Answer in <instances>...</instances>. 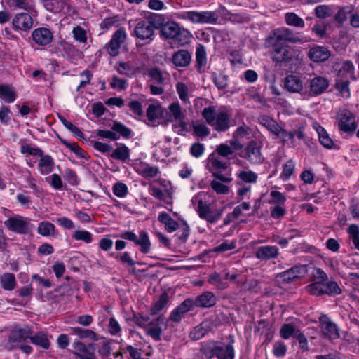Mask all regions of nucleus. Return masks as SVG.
Here are the masks:
<instances>
[{
  "instance_id": "1",
  "label": "nucleus",
  "mask_w": 359,
  "mask_h": 359,
  "mask_svg": "<svg viewBox=\"0 0 359 359\" xmlns=\"http://www.w3.org/2000/svg\"><path fill=\"white\" fill-rule=\"evenodd\" d=\"M202 116L217 132H225L230 126V115L226 111H217L216 107L210 106L203 109Z\"/></svg>"
},
{
  "instance_id": "2",
  "label": "nucleus",
  "mask_w": 359,
  "mask_h": 359,
  "mask_svg": "<svg viewBox=\"0 0 359 359\" xmlns=\"http://www.w3.org/2000/svg\"><path fill=\"white\" fill-rule=\"evenodd\" d=\"M272 49L271 58L279 66H287L294 63L298 57V50L288 46H266Z\"/></svg>"
},
{
  "instance_id": "3",
  "label": "nucleus",
  "mask_w": 359,
  "mask_h": 359,
  "mask_svg": "<svg viewBox=\"0 0 359 359\" xmlns=\"http://www.w3.org/2000/svg\"><path fill=\"white\" fill-rule=\"evenodd\" d=\"M158 17L157 14H152L147 16L145 19L139 21L134 28L133 36L142 41H151L155 30L158 27V25H156Z\"/></svg>"
},
{
  "instance_id": "4",
  "label": "nucleus",
  "mask_w": 359,
  "mask_h": 359,
  "mask_svg": "<svg viewBox=\"0 0 359 359\" xmlns=\"http://www.w3.org/2000/svg\"><path fill=\"white\" fill-rule=\"evenodd\" d=\"M161 33L166 39H170L177 42L179 45L184 46L189 43L191 34L173 21L166 22L161 29Z\"/></svg>"
},
{
  "instance_id": "5",
  "label": "nucleus",
  "mask_w": 359,
  "mask_h": 359,
  "mask_svg": "<svg viewBox=\"0 0 359 359\" xmlns=\"http://www.w3.org/2000/svg\"><path fill=\"white\" fill-rule=\"evenodd\" d=\"M302 40L289 28L280 27L273 30L266 41V46L281 45V42L300 43Z\"/></svg>"
},
{
  "instance_id": "6",
  "label": "nucleus",
  "mask_w": 359,
  "mask_h": 359,
  "mask_svg": "<svg viewBox=\"0 0 359 359\" xmlns=\"http://www.w3.org/2000/svg\"><path fill=\"white\" fill-rule=\"evenodd\" d=\"M181 18L187 20L195 24H210L215 25L219 19V14L217 11H186L181 14Z\"/></svg>"
},
{
  "instance_id": "7",
  "label": "nucleus",
  "mask_w": 359,
  "mask_h": 359,
  "mask_svg": "<svg viewBox=\"0 0 359 359\" xmlns=\"http://www.w3.org/2000/svg\"><path fill=\"white\" fill-rule=\"evenodd\" d=\"M239 156L252 165H260L264 161V158L261 152V145L255 140L249 142L241 149Z\"/></svg>"
},
{
  "instance_id": "8",
  "label": "nucleus",
  "mask_w": 359,
  "mask_h": 359,
  "mask_svg": "<svg viewBox=\"0 0 359 359\" xmlns=\"http://www.w3.org/2000/svg\"><path fill=\"white\" fill-rule=\"evenodd\" d=\"M32 330L27 325L16 327L10 333L7 346L9 348H17L19 346L30 339L32 334Z\"/></svg>"
},
{
  "instance_id": "9",
  "label": "nucleus",
  "mask_w": 359,
  "mask_h": 359,
  "mask_svg": "<svg viewBox=\"0 0 359 359\" xmlns=\"http://www.w3.org/2000/svg\"><path fill=\"white\" fill-rule=\"evenodd\" d=\"M328 87L329 81L326 77L315 75L309 79V89L304 92V97L318 96L325 92Z\"/></svg>"
},
{
  "instance_id": "10",
  "label": "nucleus",
  "mask_w": 359,
  "mask_h": 359,
  "mask_svg": "<svg viewBox=\"0 0 359 359\" xmlns=\"http://www.w3.org/2000/svg\"><path fill=\"white\" fill-rule=\"evenodd\" d=\"M120 236L123 239L133 241L135 245H140V251L144 254H147L150 251L151 243L149 235L145 231H140L139 236H137L133 231H124Z\"/></svg>"
},
{
  "instance_id": "11",
  "label": "nucleus",
  "mask_w": 359,
  "mask_h": 359,
  "mask_svg": "<svg viewBox=\"0 0 359 359\" xmlns=\"http://www.w3.org/2000/svg\"><path fill=\"white\" fill-rule=\"evenodd\" d=\"M4 225L12 232L26 234L30 229V219L17 215L5 220Z\"/></svg>"
},
{
  "instance_id": "12",
  "label": "nucleus",
  "mask_w": 359,
  "mask_h": 359,
  "mask_svg": "<svg viewBox=\"0 0 359 359\" xmlns=\"http://www.w3.org/2000/svg\"><path fill=\"white\" fill-rule=\"evenodd\" d=\"M196 210L199 217L210 224H214L219 220L224 211L222 208L212 210L209 204L201 200L198 201Z\"/></svg>"
},
{
  "instance_id": "13",
  "label": "nucleus",
  "mask_w": 359,
  "mask_h": 359,
  "mask_svg": "<svg viewBox=\"0 0 359 359\" xmlns=\"http://www.w3.org/2000/svg\"><path fill=\"white\" fill-rule=\"evenodd\" d=\"M126 32L123 28L117 29L112 35L110 41L104 46V48L111 57H116L119 54L121 45L126 39Z\"/></svg>"
},
{
  "instance_id": "14",
  "label": "nucleus",
  "mask_w": 359,
  "mask_h": 359,
  "mask_svg": "<svg viewBox=\"0 0 359 359\" xmlns=\"http://www.w3.org/2000/svg\"><path fill=\"white\" fill-rule=\"evenodd\" d=\"M339 128L347 133H353L357 128L355 117L348 109H343L338 114Z\"/></svg>"
},
{
  "instance_id": "15",
  "label": "nucleus",
  "mask_w": 359,
  "mask_h": 359,
  "mask_svg": "<svg viewBox=\"0 0 359 359\" xmlns=\"http://www.w3.org/2000/svg\"><path fill=\"white\" fill-rule=\"evenodd\" d=\"M283 88L291 93H299L304 97L306 90L303 79L295 74L287 75L283 81Z\"/></svg>"
},
{
  "instance_id": "16",
  "label": "nucleus",
  "mask_w": 359,
  "mask_h": 359,
  "mask_svg": "<svg viewBox=\"0 0 359 359\" xmlns=\"http://www.w3.org/2000/svg\"><path fill=\"white\" fill-rule=\"evenodd\" d=\"M320 327L322 335L328 340H334L340 337L338 327L326 316L320 318Z\"/></svg>"
},
{
  "instance_id": "17",
  "label": "nucleus",
  "mask_w": 359,
  "mask_h": 359,
  "mask_svg": "<svg viewBox=\"0 0 359 359\" xmlns=\"http://www.w3.org/2000/svg\"><path fill=\"white\" fill-rule=\"evenodd\" d=\"M192 310V299L187 298L170 312L168 319H166V323L171 321L176 324L180 323L184 315Z\"/></svg>"
},
{
  "instance_id": "18",
  "label": "nucleus",
  "mask_w": 359,
  "mask_h": 359,
  "mask_svg": "<svg viewBox=\"0 0 359 359\" xmlns=\"http://www.w3.org/2000/svg\"><path fill=\"white\" fill-rule=\"evenodd\" d=\"M74 353L81 359H97L95 346L93 344L85 345L81 341H75L72 344Z\"/></svg>"
},
{
  "instance_id": "19",
  "label": "nucleus",
  "mask_w": 359,
  "mask_h": 359,
  "mask_svg": "<svg viewBox=\"0 0 359 359\" xmlns=\"http://www.w3.org/2000/svg\"><path fill=\"white\" fill-rule=\"evenodd\" d=\"M15 30L28 31L33 27V18L27 13H19L14 15L12 20Z\"/></svg>"
},
{
  "instance_id": "20",
  "label": "nucleus",
  "mask_w": 359,
  "mask_h": 359,
  "mask_svg": "<svg viewBox=\"0 0 359 359\" xmlns=\"http://www.w3.org/2000/svg\"><path fill=\"white\" fill-rule=\"evenodd\" d=\"M32 37L36 44L46 46L53 41V34L48 28L39 27L33 30Z\"/></svg>"
},
{
  "instance_id": "21",
  "label": "nucleus",
  "mask_w": 359,
  "mask_h": 359,
  "mask_svg": "<svg viewBox=\"0 0 359 359\" xmlns=\"http://www.w3.org/2000/svg\"><path fill=\"white\" fill-rule=\"evenodd\" d=\"M166 323V318L163 316H159L150 321L149 326L146 328V333L156 341L161 339L162 329L161 324Z\"/></svg>"
},
{
  "instance_id": "22",
  "label": "nucleus",
  "mask_w": 359,
  "mask_h": 359,
  "mask_svg": "<svg viewBox=\"0 0 359 359\" xmlns=\"http://www.w3.org/2000/svg\"><path fill=\"white\" fill-rule=\"evenodd\" d=\"M330 55V50L327 47L322 46H315L311 48L308 52L309 58L314 62H325Z\"/></svg>"
},
{
  "instance_id": "23",
  "label": "nucleus",
  "mask_w": 359,
  "mask_h": 359,
  "mask_svg": "<svg viewBox=\"0 0 359 359\" xmlns=\"http://www.w3.org/2000/svg\"><path fill=\"white\" fill-rule=\"evenodd\" d=\"M303 271V266H294L285 271L278 273L277 278L280 282L290 283L299 279L302 276Z\"/></svg>"
},
{
  "instance_id": "24",
  "label": "nucleus",
  "mask_w": 359,
  "mask_h": 359,
  "mask_svg": "<svg viewBox=\"0 0 359 359\" xmlns=\"http://www.w3.org/2000/svg\"><path fill=\"white\" fill-rule=\"evenodd\" d=\"M216 301L215 295L212 292L206 291L198 295L194 300L192 299L193 309L195 306L210 308L215 305Z\"/></svg>"
},
{
  "instance_id": "25",
  "label": "nucleus",
  "mask_w": 359,
  "mask_h": 359,
  "mask_svg": "<svg viewBox=\"0 0 359 359\" xmlns=\"http://www.w3.org/2000/svg\"><path fill=\"white\" fill-rule=\"evenodd\" d=\"M279 255V249L276 245H264L259 247L255 256L258 259L267 261L276 259Z\"/></svg>"
},
{
  "instance_id": "26",
  "label": "nucleus",
  "mask_w": 359,
  "mask_h": 359,
  "mask_svg": "<svg viewBox=\"0 0 359 359\" xmlns=\"http://www.w3.org/2000/svg\"><path fill=\"white\" fill-rule=\"evenodd\" d=\"M149 81L155 84L162 86L167 83L169 80V74L165 71L161 70L158 67L151 68L148 71Z\"/></svg>"
},
{
  "instance_id": "27",
  "label": "nucleus",
  "mask_w": 359,
  "mask_h": 359,
  "mask_svg": "<svg viewBox=\"0 0 359 359\" xmlns=\"http://www.w3.org/2000/svg\"><path fill=\"white\" fill-rule=\"evenodd\" d=\"M135 171L144 178L154 177L160 173L159 168L152 166L147 163L141 162L136 164Z\"/></svg>"
},
{
  "instance_id": "28",
  "label": "nucleus",
  "mask_w": 359,
  "mask_h": 359,
  "mask_svg": "<svg viewBox=\"0 0 359 359\" xmlns=\"http://www.w3.org/2000/svg\"><path fill=\"white\" fill-rule=\"evenodd\" d=\"M191 60V55L187 50H180L172 57V63L177 67H187Z\"/></svg>"
},
{
  "instance_id": "29",
  "label": "nucleus",
  "mask_w": 359,
  "mask_h": 359,
  "mask_svg": "<svg viewBox=\"0 0 359 359\" xmlns=\"http://www.w3.org/2000/svg\"><path fill=\"white\" fill-rule=\"evenodd\" d=\"M158 219L164 225L165 229L168 233H172L179 228L178 223L174 220L170 215L165 212L159 213Z\"/></svg>"
},
{
  "instance_id": "30",
  "label": "nucleus",
  "mask_w": 359,
  "mask_h": 359,
  "mask_svg": "<svg viewBox=\"0 0 359 359\" xmlns=\"http://www.w3.org/2000/svg\"><path fill=\"white\" fill-rule=\"evenodd\" d=\"M301 330L294 325V323H285L280 329V335L284 339H288L290 337L297 338Z\"/></svg>"
},
{
  "instance_id": "31",
  "label": "nucleus",
  "mask_w": 359,
  "mask_h": 359,
  "mask_svg": "<svg viewBox=\"0 0 359 359\" xmlns=\"http://www.w3.org/2000/svg\"><path fill=\"white\" fill-rule=\"evenodd\" d=\"M39 162V170L41 175H46L50 173L53 171L54 161L53 158L48 155L44 156L42 153V156Z\"/></svg>"
},
{
  "instance_id": "32",
  "label": "nucleus",
  "mask_w": 359,
  "mask_h": 359,
  "mask_svg": "<svg viewBox=\"0 0 359 359\" xmlns=\"http://www.w3.org/2000/svg\"><path fill=\"white\" fill-rule=\"evenodd\" d=\"M167 115L170 121H181L184 118L182 107L178 102H172L168 106Z\"/></svg>"
},
{
  "instance_id": "33",
  "label": "nucleus",
  "mask_w": 359,
  "mask_h": 359,
  "mask_svg": "<svg viewBox=\"0 0 359 359\" xmlns=\"http://www.w3.org/2000/svg\"><path fill=\"white\" fill-rule=\"evenodd\" d=\"M236 175L238 180H239L238 184H240V182L255 184L258 179L257 174L251 170H239L236 172Z\"/></svg>"
},
{
  "instance_id": "34",
  "label": "nucleus",
  "mask_w": 359,
  "mask_h": 359,
  "mask_svg": "<svg viewBox=\"0 0 359 359\" xmlns=\"http://www.w3.org/2000/svg\"><path fill=\"white\" fill-rule=\"evenodd\" d=\"M234 348L232 343H220L217 353V359H234Z\"/></svg>"
},
{
  "instance_id": "35",
  "label": "nucleus",
  "mask_w": 359,
  "mask_h": 359,
  "mask_svg": "<svg viewBox=\"0 0 359 359\" xmlns=\"http://www.w3.org/2000/svg\"><path fill=\"white\" fill-rule=\"evenodd\" d=\"M168 302L169 295L167 292H164L161 294L159 299L152 304L150 309L151 315H156L161 312L166 307Z\"/></svg>"
},
{
  "instance_id": "36",
  "label": "nucleus",
  "mask_w": 359,
  "mask_h": 359,
  "mask_svg": "<svg viewBox=\"0 0 359 359\" xmlns=\"http://www.w3.org/2000/svg\"><path fill=\"white\" fill-rule=\"evenodd\" d=\"M196 68L198 72H202L207 65V56L205 48L203 45H199L196 50Z\"/></svg>"
},
{
  "instance_id": "37",
  "label": "nucleus",
  "mask_w": 359,
  "mask_h": 359,
  "mask_svg": "<svg viewBox=\"0 0 359 359\" xmlns=\"http://www.w3.org/2000/svg\"><path fill=\"white\" fill-rule=\"evenodd\" d=\"M130 150L124 144H119L111 154V157L114 159L119 160L125 162L130 157Z\"/></svg>"
},
{
  "instance_id": "38",
  "label": "nucleus",
  "mask_w": 359,
  "mask_h": 359,
  "mask_svg": "<svg viewBox=\"0 0 359 359\" xmlns=\"http://www.w3.org/2000/svg\"><path fill=\"white\" fill-rule=\"evenodd\" d=\"M0 284L6 291H11L16 286V280L13 273H5L0 276Z\"/></svg>"
},
{
  "instance_id": "39",
  "label": "nucleus",
  "mask_w": 359,
  "mask_h": 359,
  "mask_svg": "<svg viewBox=\"0 0 359 359\" xmlns=\"http://www.w3.org/2000/svg\"><path fill=\"white\" fill-rule=\"evenodd\" d=\"M219 344L217 341H208L202 346L201 351L207 359H211L217 356Z\"/></svg>"
},
{
  "instance_id": "40",
  "label": "nucleus",
  "mask_w": 359,
  "mask_h": 359,
  "mask_svg": "<svg viewBox=\"0 0 359 359\" xmlns=\"http://www.w3.org/2000/svg\"><path fill=\"white\" fill-rule=\"evenodd\" d=\"M30 341L32 344L43 349H48L50 345V342L48 339L47 335L42 332H39L34 336L31 335Z\"/></svg>"
},
{
  "instance_id": "41",
  "label": "nucleus",
  "mask_w": 359,
  "mask_h": 359,
  "mask_svg": "<svg viewBox=\"0 0 359 359\" xmlns=\"http://www.w3.org/2000/svg\"><path fill=\"white\" fill-rule=\"evenodd\" d=\"M208 166L210 167V170L215 176V172H221L226 168V163L212 154L208 158Z\"/></svg>"
},
{
  "instance_id": "42",
  "label": "nucleus",
  "mask_w": 359,
  "mask_h": 359,
  "mask_svg": "<svg viewBox=\"0 0 359 359\" xmlns=\"http://www.w3.org/2000/svg\"><path fill=\"white\" fill-rule=\"evenodd\" d=\"M7 4L14 10L32 11L34 9V6L29 4V0H8Z\"/></svg>"
},
{
  "instance_id": "43",
  "label": "nucleus",
  "mask_w": 359,
  "mask_h": 359,
  "mask_svg": "<svg viewBox=\"0 0 359 359\" xmlns=\"http://www.w3.org/2000/svg\"><path fill=\"white\" fill-rule=\"evenodd\" d=\"M285 23L289 26L302 28L305 23L302 18L293 12H288L285 14Z\"/></svg>"
},
{
  "instance_id": "44",
  "label": "nucleus",
  "mask_w": 359,
  "mask_h": 359,
  "mask_svg": "<svg viewBox=\"0 0 359 359\" xmlns=\"http://www.w3.org/2000/svg\"><path fill=\"white\" fill-rule=\"evenodd\" d=\"M37 232L43 236L55 235V226L50 222H41L39 224Z\"/></svg>"
},
{
  "instance_id": "45",
  "label": "nucleus",
  "mask_w": 359,
  "mask_h": 359,
  "mask_svg": "<svg viewBox=\"0 0 359 359\" xmlns=\"http://www.w3.org/2000/svg\"><path fill=\"white\" fill-rule=\"evenodd\" d=\"M318 134L319 141L320 144L325 148L332 149L335 147L334 143L332 140L329 137L326 130L321 126L317 129Z\"/></svg>"
},
{
  "instance_id": "46",
  "label": "nucleus",
  "mask_w": 359,
  "mask_h": 359,
  "mask_svg": "<svg viewBox=\"0 0 359 359\" xmlns=\"http://www.w3.org/2000/svg\"><path fill=\"white\" fill-rule=\"evenodd\" d=\"M0 97L7 103H12L16 98L15 93L9 86H0Z\"/></svg>"
},
{
  "instance_id": "47",
  "label": "nucleus",
  "mask_w": 359,
  "mask_h": 359,
  "mask_svg": "<svg viewBox=\"0 0 359 359\" xmlns=\"http://www.w3.org/2000/svg\"><path fill=\"white\" fill-rule=\"evenodd\" d=\"M44 8L52 13L60 11L64 8V1L62 0H40Z\"/></svg>"
},
{
  "instance_id": "48",
  "label": "nucleus",
  "mask_w": 359,
  "mask_h": 359,
  "mask_svg": "<svg viewBox=\"0 0 359 359\" xmlns=\"http://www.w3.org/2000/svg\"><path fill=\"white\" fill-rule=\"evenodd\" d=\"M208 332L207 323H201L196 326L190 332L189 337L194 340H199Z\"/></svg>"
},
{
  "instance_id": "49",
  "label": "nucleus",
  "mask_w": 359,
  "mask_h": 359,
  "mask_svg": "<svg viewBox=\"0 0 359 359\" xmlns=\"http://www.w3.org/2000/svg\"><path fill=\"white\" fill-rule=\"evenodd\" d=\"M208 282L219 290H225L229 287L228 283L222 281L219 274L217 272H214L208 276Z\"/></svg>"
},
{
  "instance_id": "50",
  "label": "nucleus",
  "mask_w": 359,
  "mask_h": 359,
  "mask_svg": "<svg viewBox=\"0 0 359 359\" xmlns=\"http://www.w3.org/2000/svg\"><path fill=\"white\" fill-rule=\"evenodd\" d=\"M163 110L158 104H150L147 110V115L150 121H154L163 116Z\"/></svg>"
},
{
  "instance_id": "51",
  "label": "nucleus",
  "mask_w": 359,
  "mask_h": 359,
  "mask_svg": "<svg viewBox=\"0 0 359 359\" xmlns=\"http://www.w3.org/2000/svg\"><path fill=\"white\" fill-rule=\"evenodd\" d=\"M324 292L330 296H335L341 294L342 290L337 282L330 280L324 283Z\"/></svg>"
},
{
  "instance_id": "52",
  "label": "nucleus",
  "mask_w": 359,
  "mask_h": 359,
  "mask_svg": "<svg viewBox=\"0 0 359 359\" xmlns=\"http://www.w3.org/2000/svg\"><path fill=\"white\" fill-rule=\"evenodd\" d=\"M72 332L78 335L81 339H90L97 340V335L95 332L88 329H82L79 327H71Z\"/></svg>"
},
{
  "instance_id": "53",
  "label": "nucleus",
  "mask_w": 359,
  "mask_h": 359,
  "mask_svg": "<svg viewBox=\"0 0 359 359\" xmlns=\"http://www.w3.org/2000/svg\"><path fill=\"white\" fill-rule=\"evenodd\" d=\"M259 121L270 133L275 135L280 126L276 121L266 116L261 117Z\"/></svg>"
},
{
  "instance_id": "54",
  "label": "nucleus",
  "mask_w": 359,
  "mask_h": 359,
  "mask_svg": "<svg viewBox=\"0 0 359 359\" xmlns=\"http://www.w3.org/2000/svg\"><path fill=\"white\" fill-rule=\"evenodd\" d=\"M176 90L179 97L184 104H189L190 102L189 88L185 83L178 82L176 85Z\"/></svg>"
},
{
  "instance_id": "55",
  "label": "nucleus",
  "mask_w": 359,
  "mask_h": 359,
  "mask_svg": "<svg viewBox=\"0 0 359 359\" xmlns=\"http://www.w3.org/2000/svg\"><path fill=\"white\" fill-rule=\"evenodd\" d=\"M354 65L351 60H346L343 62L341 68L339 70V75H347L348 74L353 80L356 79L354 75Z\"/></svg>"
},
{
  "instance_id": "56",
  "label": "nucleus",
  "mask_w": 359,
  "mask_h": 359,
  "mask_svg": "<svg viewBox=\"0 0 359 359\" xmlns=\"http://www.w3.org/2000/svg\"><path fill=\"white\" fill-rule=\"evenodd\" d=\"M72 238L75 241H82L86 243L93 241V234L86 230H76L72 233Z\"/></svg>"
},
{
  "instance_id": "57",
  "label": "nucleus",
  "mask_w": 359,
  "mask_h": 359,
  "mask_svg": "<svg viewBox=\"0 0 359 359\" xmlns=\"http://www.w3.org/2000/svg\"><path fill=\"white\" fill-rule=\"evenodd\" d=\"M194 133L200 137H206L210 133L209 128L201 121H195L193 123Z\"/></svg>"
},
{
  "instance_id": "58",
  "label": "nucleus",
  "mask_w": 359,
  "mask_h": 359,
  "mask_svg": "<svg viewBox=\"0 0 359 359\" xmlns=\"http://www.w3.org/2000/svg\"><path fill=\"white\" fill-rule=\"evenodd\" d=\"M62 143L79 158H86V152L78 145L77 143L70 142L66 140H61Z\"/></svg>"
},
{
  "instance_id": "59",
  "label": "nucleus",
  "mask_w": 359,
  "mask_h": 359,
  "mask_svg": "<svg viewBox=\"0 0 359 359\" xmlns=\"http://www.w3.org/2000/svg\"><path fill=\"white\" fill-rule=\"evenodd\" d=\"M111 129L116 133H119L122 137L128 138L132 135V130L120 122L115 121Z\"/></svg>"
},
{
  "instance_id": "60",
  "label": "nucleus",
  "mask_w": 359,
  "mask_h": 359,
  "mask_svg": "<svg viewBox=\"0 0 359 359\" xmlns=\"http://www.w3.org/2000/svg\"><path fill=\"white\" fill-rule=\"evenodd\" d=\"M347 231L354 247L359 250V226L357 224H351Z\"/></svg>"
},
{
  "instance_id": "61",
  "label": "nucleus",
  "mask_w": 359,
  "mask_h": 359,
  "mask_svg": "<svg viewBox=\"0 0 359 359\" xmlns=\"http://www.w3.org/2000/svg\"><path fill=\"white\" fill-rule=\"evenodd\" d=\"M59 118L64 126L71 131L76 137L83 138V134L78 127L75 126L72 123L67 121L63 116H60Z\"/></svg>"
},
{
  "instance_id": "62",
  "label": "nucleus",
  "mask_w": 359,
  "mask_h": 359,
  "mask_svg": "<svg viewBox=\"0 0 359 359\" xmlns=\"http://www.w3.org/2000/svg\"><path fill=\"white\" fill-rule=\"evenodd\" d=\"M236 248V241H226L222 243L221 244H219V245H217V247L214 248L212 250V252H216V253H222V252H226L228 250H233Z\"/></svg>"
},
{
  "instance_id": "63",
  "label": "nucleus",
  "mask_w": 359,
  "mask_h": 359,
  "mask_svg": "<svg viewBox=\"0 0 359 359\" xmlns=\"http://www.w3.org/2000/svg\"><path fill=\"white\" fill-rule=\"evenodd\" d=\"M306 290L309 293L313 295L319 296L323 294H325L324 283L320 282H314L306 287Z\"/></svg>"
},
{
  "instance_id": "64",
  "label": "nucleus",
  "mask_w": 359,
  "mask_h": 359,
  "mask_svg": "<svg viewBox=\"0 0 359 359\" xmlns=\"http://www.w3.org/2000/svg\"><path fill=\"white\" fill-rule=\"evenodd\" d=\"M294 163L292 160L287 161L283 165V172L280 175V178L283 180H287L292 175L294 170Z\"/></svg>"
}]
</instances>
